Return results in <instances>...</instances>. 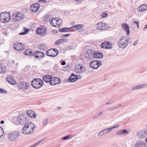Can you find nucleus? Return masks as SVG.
I'll return each instance as SVG.
<instances>
[{
	"label": "nucleus",
	"mask_w": 147,
	"mask_h": 147,
	"mask_svg": "<svg viewBox=\"0 0 147 147\" xmlns=\"http://www.w3.org/2000/svg\"><path fill=\"white\" fill-rule=\"evenodd\" d=\"M6 81L12 85H15L16 84V82L15 80L13 78L10 76H8L6 79Z\"/></svg>",
	"instance_id": "obj_20"
},
{
	"label": "nucleus",
	"mask_w": 147,
	"mask_h": 147,
	"mask_svg": "<svg viewBox=\"0 0 147 147\" xmlns=\"http://www.w3.org/2000/svg\"><path fill=\"white\" fill-rule=\"evenodd\" d=\"M62 42L61 40V39H59L55 41V45H60L61 43H62Z\"/></svg>",
	"instance_id": "obj_41"
},
{
	"label": "nucleus",
	"mask_w": 147,
	"mask_h": 147,
	"mask_svg": "<svg viewBox=\"0 0 147 147\" xmlns=\"http://www.w3.org/2000/svg\"><path fill=\"white\" fill-rule=\"evenodd\" d=\"M108 16V14L105 12H104L102 13L101 15V16L103 18L107 17Z\"/></svg>",
	"instance_id": "obj_42"
},
{
	"label": "nucleus",
	"mask_w": 147,
	"mask_h": 147,
	"mask_svg": "<svg viewBox=\"0 0 147 147\" xmlns=\"http://www.w3.org/2000/svg\"><path fill=\"white\" fill-rule=\"evenodd\" d=\"M73 137L74 136L72 135H68L67 136H64L61 139L63 140H66L68 139H70V138H71Z\"/></svg>",
	"instance_id": "obj_39"
},
{
	"label": "nucleus",
	"mask_w": 147,
	"mask_h": 147,
	"mask_svg": "<svg viewBox=\"0 0 147 147\" xmlns=\"http://www.w3.org/2000/svg\"><path fill=\"white\" fill-rule=\"evenodd\" d=\"M100 47L103 49H111L112 47V44L109 42H105L101 44Z\"/></svg>",
	"instance_id": "obj_11"
},
{
	"label": "nucleus",
	"mask_w": 147,
	"mask_h": 147,
	"mask_svg": "<svg viewBox=\"0 0 147 147\" xmlns=\"http://www.w3.org/2000/svg\"><path fill=\"white\" fill-rule=\"evenodd\" d=\"M119 125H115L113 126L110 127L111 130L112 131L114 129L116 128L119 127Z\"/></svg>",
	"instance_id": "obj_49"
},
{
	"label": "nucleus",
	"mask_w": 147,
	"mask_h": 147,
	"mask_svg": "<svg viewBox=\"0 0 147 147\" xmlns=\"http://www.w3.org/2000/svg\"><path fill=\"white\" fill-rule=\"evenodd\" d=\"M48 122L47 119L46 118L43 120L42 122V124L43 125H45L47 124Z\"/></svg>",
	"instance_id": "obj_46"
},
{
	"label": "nucleus",
	"mask_w": 147,
	"mask_h": 147,
	"mask_svg": "<svg viewBox=\"0 0 147 147\" xmlns=\"http://www.w3.org/2000/svg\"><path fill=\"white\" fill-rule=\"evenodd\" d=\"M129 132L125 129H124L118 131H117V134L120 135L123 134L124 133H125L126 134H128Z\"/></svg>",
	"instance_id": "obj_28"
},
{
	"label": "nucleus",
	"mask_w": 147,
	"mask_h": 147,
	"mask_svg": "<svg viewBox=\"0 0 147 147\" xmlns=\"http://www.w3.org/2000/svg\"><path fill=\"white\" fill-rule=\"evenodd\" d=\"M27 33V32H20L19 34L20 35H24L26 34Z\"/></svg>",
	"instance_id": "obj_56"
},
{
	"label": "nucleus",
	"mask_w": 147,
	"mask_h": 147,
	"mask_svg": "<svg viewBox=\"0 0 147 147\" xmlns=\"http://www.w3.org/2000/svg\"><path fill=\"white\" fill-rule=\"evenodd\" d=\"M40 7L39 4L36 3L30 6V10L32 12H35L38 10Z\"/></svg>",
	"instance_id": "obj_12"
},
{
	"label": "nucleus",
	"mask_w": 147,
	"mask_h": 147,
	"mask_svg": "<svg viewBox=\"0 0 147 147\" xmlns=\"http://www.w3.org/2000/svg\"><path fill=\"white\" fill-rule=\"evenodd\" d=\"M52 50L51 49H49L48 51H47L46 53V55L47 56L51 57H55V56L54 55V54H52Z\"/></svg>",
	"instance_id": "obj_29"
},
{
	"label": "nucleus",
	"mask_w": 147,
	"mask_h": 147,
	"mask_svg": "<svg viewBox=\"0 0 147 147\" xmlns=\"http://www.w3.org/2000/svg\"><path fill=\"white\" fill-rule=\"evenodd\" d=\"M104 135H105L104 133L103 130H102L99 132L98 134V136H102Z\"/></svg>",
	"instance_id": "obj_47"
},
{
	"label": "nucleus",
	"mask_w": 147,
	"mask_h": 147,
	"mask_svg": "<svg viewBox=\"0 0 147 147\" xmlns=\"http://www.w3.org/2000/svg\"><path fill=\"white\" fill-rule=\"evenodd\" d=\"M70 34L69 33L65 34H63L62 35V37H67L69 36L70 35Z\"/></svg>",
	"instance_id": "obj_51"
},
{
	"label": "nucleus",
	"mask_w": 147,
	"mask_h": 147,
	"mask_svg": "<svg viewBox=\"0 0 147 147\" xmlns=\"http://www.w3.org/2000/svg\"><path fill=\"white\" fill-rule=\"evenodd\" d=\"M47 48V45L45 44H41L39 47V49L40 50L44 51Z\"/></svg>",
	"instance_id": "obj_30"
},
{
	"label": "nucleus",
	"mask_w": 147,
	"mask_h": 147,
	"mask_svg": "<svg viewBox=\"0 0 147 147\" xmlns=\"http://www.w3.org/2000/svg\"><path fill=\"white\" fill-rule=\"evenodd\" d=\"M36 125L31 123H26L23 127L22 131L24 134H30L33 132Z\"/></svg>",
	"instance_id": "obj_2"
},
{
	"label": "nucleus",
	"mask_w": 147,
	"mask_h": 147,
	"mask_svg": "<svg viewBox=\"0 0 147 147\" xmlns=\"http://www.w3.org/2000/svg\"><path fill=\"white\" fill-rule=\"evenodd\" d=\"M51 25L53 26L56 27L57 26L56 25H54V23L53 22V20H51Z\"/></svg>",
	"instance_id": "obj_52"
},
{
	"label": "nucleus",
	"mask_w": 147,
	"mask_h": 147,
	"mask_svg": "<svg viewBox=\"0 0 147 147\" xmlns=\"http://www.w3.org/2000/svg\"><path fill=\"white\" fill-rule=\"evenodd\" d=\"M77 30L80 29L83 27V25L82 24H78L75 25Z\"/></svg>",
	"instance_id": "obj_40"
},
{
	"label": "nucleus",
	"mask_w": 147,
	"mask_h": 147,
	"mask_svg": "<svg viewBox=\"0 0 147 147\" xmlns=\"http://www.w3.org/2000/svg\"><path fill=\"white\" fill-rule=\"evenodd\" d=\"M45 139V138H43L41 140H40L39 141H38L35 143L33 144V146H34V147H35L38 144L42 141H44Z\"/></svg>",
	"instance_id": "obj_38"
},
{
	"label": "nucleus",
	"mask_w": 147,
	"mask_h": 147,
	"mask_svg": "<svg viewBox=\"0 0 147 147\" xmlns=\"http://www.w3.org/2000/svg\"><path fill=\"white\" fill-rule=\"evenodd\" d=\"M102 113H103V112L102 111H100V113H98V116L99 117L100 116L102 115Z\"/></svg>",
	"instance_id": "obj_61"
},
{
	"label": "nucleus",
	"mask_w": 147,
	"mask_h": 147,
	"mask_svg": "<svg viewBox=\"0 0 147 147\" xmlns=\"http://www.w3.org/2000/svg\"><path fill=\"white\" fill-rule=\"evenodd\" d=\"M24 54L27 55L33 56V53L32 54V51L29 50H27L26 52H24Z\"/></svg>",
	"instance_id": "obj_37"
},
{
	"label": "nucleus",
	"mask_w": 147,
	"mask_h": 147,
	"mask_svg": "<svg viewBox=\"0 0 147 147\" xmlns=\"http://www.w3.org/2000/svg\"><path fill=\"white\" fill-rule=\"evenodd\" d=\"M103 131L104 132L105 135L109 133V132L112 131L110 127L105 129L103 130Z\"/></svg>",
	"instance_id": "obj_35"
},
{
	"label": "nucleus",
	"mask_w": 147,
	"mask_h": 147,
	"mask_svg": "<svg viewBox=\"0 0 147 147\" xmlns=\"http://www.w3.org/2000/svg\"><path fill=\"white\" fill-rule=\"evenodd\" d=\"M69 28L68 27H65L62 28H60L59 29L58 31L61 32H68L69 30Z\"/></svg>",
	"instance_id": "obj_31"
},
{
	"label": "nucleus",
	"mask_w": 147,
	"mask_h": 147,
	"mask_svg": "<svg viewBox=\"0 0 147 147\" xmlns=\"http://www.w3.org/2000/svg\"><path fill=\"white\" fill-rule=\"evenodd\" d=\"M28 115L31 118H35L36 117V113L32 110H29L27 112Z\"/></svg>",
	"instance_id": "obj_25"
},
{
	"label": "nucleus",
	"mask_w": 147,
	"mask_h": 147,
	"mask_svg": "<svg viewBox=\"0 0 147 147\" xmlns=\"http://www.w3.org/2000/svg\"><path fill=\"white\" fill-rule=\"evenodd\" d=\"M86 52L85 57L87 61H90L93 57L96 59H101L103 57L102 53L99 51L96 52L93 50H90Z\"/></svg>",
	"instance_id": "obj_1"
},
{
	"label": "nucleus",
	"mask_w": 147,
	"mask_h": 147,
	"mask_svg": "<svg viewBox=\"0 0 147 147\" xmlns=\"http://www.w3.org/2000/svg\"><path fill=\"white\" fill-rule=\"evenodd\" d=\"M51 49L52 50V54H54V55L55 56V57L57 56L59 54V52L57 49L55 48H52Z\"/></svg>",
	"instance_id": "obj_33"
},
{
	"label": "nucleus",
	"mask_w": 147,
	"mask_h": 147,
	"mask_svg": "<svg viewBox=\"0 0 147 147\" xmlns=\"http://www.w3.org/2000/svg\"><path fill=\"white\" fill-rule=\"evenodd\" d=\"M4 134V131L3 129H1V130H0V137H2Z\"/></svg>",
	"instance_id": "obj_48"
},
{
	"label": "nucleus",
	"mask_w": 147,
	"mask_h": 147,
	"mask_svg": "<svg viewBox=\"0 0 147 147\" xmlns=\"http://www.w3.org/2000/svg\"><path fill=\"white\" fill-rule=\"evenodd\" d=\"M0 93L6 94L7 93V91L4 89L0 88Z\"/></svg>",
	"instance_id": "obj_43"
},
{
	"label": "nucleus",
	"mask_w": 147,
	"mask_h": 147,
	"mask_svg": "<svg viewBox=\"0 0 147 147\" xmlns=\"http://www.w3.org/2000/svg\"><path fill=\"white\" fill-rule=\"evenodd\" d=\"M61 40L62 42H66L67 41V40L66 38L61 39Z\"/></svg>",
	"instance_id": "obj_54"
},
{
	"label": "nucleus",
	"mask_w": 147,
	"mask_h": 147,
	"mask_svg": "<svg viewBox=\"0 0 147 147\" xmlns=\"http://www.w3.org/2000/svg\"><path fill=\"white\" fill-rule=\"evenodd\" d=\"M43 82L39 78H35L32 81L31 84L34 88L38 89L41 87L43 85Z\"/></svg>",
	"instance_id": "obj_4"
},
{
	"label": "nucleus",
	"mask_w": 147,
	"mask_h": 147,
	"mask_svg": "<svg viewBox=\"0 0 147 147\" xmlns=\"http://www.w3.org/2000/svg\"><path fill=\"white\" fill-rule=\"evenodd\" d=\"M61 82L60 78L56 77H53L52 79V85H54L59 84Z\"/></svg>",
	"instance_id": "obj_23"
},
{
	"label": "nucleus",
	"mask_w": 147,
	"mask_h": 147,
	"mask_svg": "<svg viewBox=\"0 0 147 147\" xmlns=\"http://www.w3.org/2000/svg\"><path fill=\"white\" fill-rule=\"evenodd\" d=\"M13 48L16 50L21 51L24 49L23 44L22 43L16 42L13 45Z\"/></svg>",
	"instance_id": "obj_15"
},
{
	"label": "nucleus",
	"mask_w": 147,
	"mask_h": 147,
	"mask_svg": "<svg viewBox=\"0 0 147 147\" xmlns=\"http://www.w3.org/2000/svg\"><path fill=\"white\" fill-rule=\"evenodd\" d=\"M51 31L52 32H53V33L54 34H57L58 32V31L55 30H52Z\"/></svg>",
	"instance_id": "obj_57"
},
{
	"label": "nucleus",
	"mask_w": 147,
	"mask_h": 147,
	"mask_svg": "<svg viewBox=\"0 0 147 147\" xmlns=\"http://www.w3.org/2000/svg\"><path fill=\"white\" fill-rule=\"evenodd\" d=\"M39 2L42 3H46L47 1L45 0H39Z\"/></svg>",
	"instance_id": "obj_59"
},
{
	"label": "nucleus",
	"mask_w": 147,
	"mask_h": 147,
	"mask_svg": "<svg viewBox=\"0 0 147 147\" xmlns=\"http://www.w3.org/2000/svg\"><path fill=\"white\" fill-rule=\"evenodd\" d=\"M33 56L36 59H40L41 58H43L45 56V53L42 52L36 51L33 53Z\"/></svg>",
	"instance_id": "obj_10"
},
{
	"label": "nucleus",
	"mask_w": 147,
	"mask_h": 147,
	"mask_svg": "<svg viewBox=\"0 0 147 147\" xmlns=\"http://www.w3.org/2000/svg\"><path fill=\"white\" fill-rule=\"evenodd\" d=\"M131 42L129 41L128 38L127 36L122 37L119 39L118 43L119 47L122 48H125L128 45L131 43Z\"/></svg>",
	"instance_id": "obj_3"
},
{
	"label": "nucleus",
	"mask_w": 147,
	"mask_h": 147,
	"mask_svg": "<svg viewBox=\"0 0 147 147\" xmlns=\"http://www.w3.org/2000/svg\"><path fill=\"white\" fill-rule=\"evenodd\" d=\"M101 65L100 61L98 60H94L90 62L89 65L90 67L94 69H97Z\"/></svg>",
	"instance_id": "obj_8"
},
{
	"label": "nucleus",
	"mask_w": 147,
	"mask_h": 147,
	"mask_svg": "<svg viewBox=\"0 0 147 147\" xmlns=\"http://www.w3.org/2000/svg\"><path fill=\"white\" fill-rule=\"evenodd\" d=\"M65 48L66 50H70L73 49H74V47H72L71 46H70L67 47H66Z\"/></svg>",
	"instance_id": "obj_45"
},
{
	"label": "nucleus",
	"mask_w": 147,
	"mask_h": 147,
	"mask_svg": "<svg viewBox=\"0 0 147 147\" xmlns=\"http://www.w3.org/2000/svg\"><path fill=\"white\" fill-rule=\"evenodd\" d=\"M6 16V12H2L0 14V20L2 22V20L4 19Z\"/></svg>",
	"instance_id": "obj_34"
},
{
	"label": "nucleus",
	"mask_w": 147,
	"mask_h": 147,
	"mask_svg": "<svg viewBox=\"0 0 147 147\" xmlns=\"http://www.w3.org/2000/svg\"><path fill=\"white\" fill-rule=\"evenodd\" d=\"M122 106V105L121 104H119L117 106L115 107H117V109L119 107H121Z\"/></svg>",
	"instance_id": "obj_63"
},
{
	"label": "nucleus",
	"mask_w": 147,
	"mask_h": 147,
	"mask_svg": "<svg viewBox=\"0 0 147 147\" xmlns=\"http://www.w3.org/2000/svg\"><path fill=\"white\" fill-rule=\"evenodd\" d=\"M52 76L50 75H45L43 77V80L46 83H49L50 85H52Z\"/></svg>",
	"instance_id": "obj_18"
},
{
	"label": "nucleus",
	"mask_w": 147,
	"mask_h": 147,
	"mask_svg": "<svg viewBox=\"0 0 147 147\" xmlns=\"http://www.w3.org/2000/svg\"><path fill=\"white\" fill-rule=\"evenodd\" d=\"M147 135V129L142 130L138 132L137 136L139 138H143Z\"/></svg>",
	"instance_id": "obj_16"
},
{
	"label": "nucleus",
	"mask_w": 147,
	"mask_h": 147,
	"mask_svg": "<svg viewBox=\"0 0 147 147\" xmlns=\"http://www.w3.org/2000/svg\"><path fill=\"white\" fill-rule=\"evenodd\" d=\"M5 71V66L0 65V74H2Z\"/></svg>",
	"instance_id": "obj_36"
},
{
	"label": "nucleus",
	"mask_w": 147,
	"mask_h": 147,
	"mask_svg": "<svg viewBox=\"0 0 147 147\" xmlns=\"http://www.w3.org/2000/svg\"><path fill=\"white\" fill-rule=\"evenodd\" d=\"M138 40H136L135 42L133 44V45L134 46H136L138 43Z\"/></svg>",
	"instance_id": "obj_55"
},
{
	"label": "nucleus",
	"mask_w": 147,
	"mask_h": 147,
	"mask_svg": "<svg viewBox=\"0 0 147 147\" xmlns=\"http://www.w3.org/2000/svg\"><path fill=\"white\" fill-rule=\"evenodd\" d=\"M77 76L79 79H80L82 78L81 76L80 75H78Z\"/></svg>",
	"instance_id": "obj_64"
},
{
	"label": "nucleus",
	"mask_w": 147,
	"mask_h": 147,
	"mask_svg": "<svg viewBox=\"0 0 147 147\" xmlns=\"http://www.w3.org/2000/svg\"><path fill=\"white\" fill-rule=\"evenodd\" d=\"M86 68L84 65L82 64L76 65L74 67V71L75 72L79 74H81L84 72Z\"/></svg>",
	"instance_id": "obj_7"
},
{
	"label": "nucleus",
	"mask_w": 147,
	"mask_h": 147,
	"mask_svg": "<svg viewBox=\"0 0 147 147\" xmlns=\"http://www.w3.org/2000/svg\"><path fill=\"white\" fill-rule=\"evenodd\" d=\"M105 23L103 22L98 23L96 25V27L97 29L102 30L105 28Z\"/></svg>",
	"instance_id": "obj_22"
},
{
	"label": "nucleus",
	"mask_w": 147,
	"mask_h": 147,
	"mask_svg": "<svg viewBox=\"0 0 147 147\" xmlns=\"http://www.w3.org/2000/svg\"><path fill=\"white\" fill-rule=\"evenodd\" d=\"M20 136V134L18 132L14 131L9 133L8 138L9 141L14 142L17 140Z\"/></svg>",
	"instance_id": "obj_6"
},
{
	"label": "nucleus",
	"mask_w": 147,
	"mask_h": 147,
	"mask_svg": "<svg viewBox=\"0 0 147 147\" xmlns=\"http://www.w3.org/2000/svg\"><path fill=\"white\" fill-rule=\"evenodd\" d=\"M145 142L143 141H138L135 144V147H146Z\"/></svg>",
	"instance_id": "obj_26"
},
{
	"label": "nucleus",
	"mask_w": 147,
	"mask_h": 147,
	"mask_svg": "<svg viewBox=\"0 0 147 147\" xmlns=\"http://www.w3.org/2000/svg\"><path fill=\"white\" fill-rule=\"evenodd\" d=\"M17 85L20 88L24 90L27 89L29 84L25 82H20L17 83Z\"/></svg>",
	"instance_id": "obj_14"
},
{
	"label": "nucleus",
	"mask_w": 147,
	"mask_h": 147,
	"mask_svg": "<svg viewBox=\"0 0 147 147\" xmlns=\"http://www.w3.org/2000/svg\"><path fill=\"white\" fill-rule=\"evenodd\" d=\"M147 9V5L144 4L140 6L138 8L137 10L139 12H143Z\"/></svg>",
	"instance_id": "obj_21"
},
{
	"label": "nucleus",
	"mask_w": 147,
	"mask_h": 147,
	"mask_svg": "<svg viewBox=\"0 0 147 147\" xmlns=\"http://www.w3.org/2000/svg\"><path fill=\"white\" fill-rule=\"evenodd\" d=\"M46 28L45 27L43 28H38L36 30V33L42 36H44L46 34Z\"/></svg>",
	"instance_id": "obj_13"
},
{
	"label": "nucleus",
	"mask_w": 147,
	"mask_h": 147,
	"mask_svg": "<svg viewBox=\"0 0 147 147\" xmlns=\"http://www.w3.org/2000/svg\"><path fill=\"white\" fill-rule=\"evenodd\" d=\"M16 118L19 123L22 125H25L28 122V117L25 114L20 115Z\"/></svg>",
	"instance_id": "obj_5"
},
{
	"label": "nucleus",
	"mask_w": 147,
	"mask_h": 147,
	"mask_svg": "<svg viewBox=\"0 0 147 147\" xmlns=\"http://www.w3.org/2000/svg\"><path fill=\"white\" fill-rule=\"evenodd\" d=\"M99 117V116H98V115H95L94 117H93V119H95V118H97L98 117Z\"/></svg>",
	"instance_id": "obj_62"
},
{
	"label": "nucleus",
	"mask_w": 147,
	"mask_h": 147,
	"mask_svg": "<svg viewBox=\"0 0 147 147\" xmlns=\"http://www.w3.org/2000/svg\"><path fill=\"white\" fill-rule=\"evenodd\" d=\"M6 16L4 19L2 20V23H6L9 22L11 19L10 13L9 12H6Z\"/></svg>",
	"instance_id": "obj_24"
},
{
	"label": "nucleus",
	"mask_w": 147,
	"mask_h": 147,
	"mask_svg": "<svg viewBox=\"0 0 147 147\" xmlns=\"http://www.w3.org/2000/svg\"><path fill=\"white\" fill-rule=\"evenodd\" d=\"M58 21H59V24H57V27L58 28L60 27V25L61 26L62 25V20L61 19H58Z\"/></svg>",
	"instance_id": "obj_44"
},
{
	"label": "nucleus",
	"mask_w": 147,
	"mask_h": 147,
	"mask_svg": "<svg viewBox=\"0 0 147 147\" xmlns=\"http://www.w3.org/2000/svg\"><path fill=\"white\" fill-rule=\"evenodd\" d=\"M51 16L46 15L44 18V20L47 22H49L51 20Z\"/></svg>",
	"instance_id": "obj_32"
},
{
	"label": "nucleus",
	"mask_w": 147,
	"mask_h": 147,
	"mask_svg": "<svg viewBox=\"0 0 147 147\" xmlns=\"http://www.w3.org/2000/svg\"><path fill=\"white\" fill-rule=\"evenodd\" d=\"M24 32H27V33L29 31V30L28 28H24Z\"/></svg>",
	"instance_id": "obj_58"
},
{
	"label": "nucleus",
	"mask_w": 147,
	"mask_h": 147,
	"mask_svg": "<svg viewBox=\"0 0 147 147\" xmlns=\"http://www.w3.org/2000/svg\"><path fill=\"white\" fill-rule=\"evenodd\" d=\"M117 107H114L112 108H111L109 109H107V110H109L110 111H113L117 109Z\"/></svg>",
	"instance_id": "obj_50"
},
{
	"label": "nucleus",
	"mask_w": 147,
	"mask_h": 147,
	"mask_svg": "<svg viewBox=\"0 0 147 147\" xmlns=\"http://www.w3.org/2000/svg\"><path fill=\"white\" fill-rule=\"evenodd\" d=\"M121 27L123 28L127 33V34L128 36L130 33L129 28V25L126 23H124L121 25Z\"/></svg>",
	"instance_id": "obj_19"
},
{
	"label": "nucleus",
	"mask_w": 147,
	"mask_h": 147,
	"mask_svg": "<svg viewBox=\"0 0 147 147\" xmlns=\"http://www.w3.org/2000/svg\"><path fill=\"white\" fill-rule=\"evenodd\" d=\"M75 26L74 25L70 28H69V30H70L71 29H72V30H76Z\"/></svg>",
	"instance_id": "obj_53"
},
{
	"label": "nucleus",
	"mask_w": 147,
	"mask_h": 147,
	"mask_svg": "<svg viewBox=\"0 0 147 147\" xmlns=\"http://www.w3.org/2000/svg\"><path fill=\"white\" fill-rule=\"evenodd\" d=\"M61 64L63 65H65L66 64V62L65 61H63L61 62Z\"/></svg>",
	"instance_id": "obj_60"
},
{
	"label": "nucleus",
	"mask_w": 147,
	"mask_h": 147,
	"mask_svg": "<svg viewBox=\"0 0 147 147\" xmlns=\"http://www.w3.org/2000/svg\"><path fill=\"white\" fill-rule=\"evenodd\" d=\"M78 79V78L77 76L74 74L72 73L68 78L67 81L69 82H74Z\"/></svg>",
	"instance_id": "obj_17"
},
{
	"label": "nucleus",
	"mask_w": 147,
	"mask_h": 147,
	"mask_svg": "<svg viewBox=\"0 0 147 147\" xmlns=\"http://www.w3.org/2000/svg\"><path fill=\"white\" fill-rule=\"evenodd\" d=\"M13 15V16H11V19L15 22L21 20L24 18V16L20 12H17L16 13H15Z\"/></svg>",
	"instance_id": "obj_9"
},
{
	"label": "nucleus",
	"mask_w": 147,
	"mask_h": 147,
	"mask_svg": "<svg viewBox=\"0 0 147 147\" xmlns=\"http://www.w3.org/2000/svg\"><path fill=\"white\" fill-rule=\"evenodd\" d=\"M147 87V84H145L142 85H140L136 86L132 88L131 90H132L139 89L140 88H144Z\"/></svg>",
	"instance_id": "obj_27"
}]
</instances>
